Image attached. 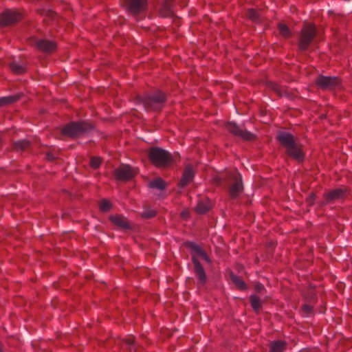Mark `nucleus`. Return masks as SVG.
Segmentation results:
<instances>
[{
    "instance_id": "nucleus-1",
    "label": "nucleus",
    "mask_w": 352,
    "mask_h": 352,
    "mask_svg": "<svg viewBox=\"0 0 352 352\" xmlns=\"http://www.w3.org/2000/svg\"><path fill=\"white\" fill-rule=\"evenodd\" d=\"M277 140L286 148V153L292 159L302 162L305 157L300 146L296 143L294 137L289 133L280 131L277 135Z\"/></svg>"
},
{
    "instance_id": "nucleus-2",
    "label": "nucleus",
    "mask_w": 352,
    "mask_h": 352,
    "mask_svg": "<svg viewBox=\"0 0 352 352\" xmlns=\"http://www.w3.org/2000/svg\"><path fill=\"white\" fill-rule=\"evenodd\" d=\"M137 102L142 104L146 111H160L166 101V96L161 91H156L144 96H138Z\"/></svg>"
},
{
    "instance_id": "nucleus-3",
    "label": "nucleus",
    "mask_w": 352,
    "mask_h": 352,
    "mask_svg": "<svg viewBox=\"0 0 352 352\" xmlns=\"http://www.w3.org/2000/svg\"><path fill=\"white\" fill-rule=\"evenodd\" d=\"M148 158L157 167L168 166L173 161L170 153L159 147H153L149 150Z\"/></svg>"
},
{
    "instance_id": "nucleus-4",
    "label": "nucleus",
    "mask_w": 352,
    "mask_h": 352,
    "mask_svg": "<svg viewBox=\"0 0 352 352\" xmlns=\"http://www.w3.org/2000/svg\"><path fill=\"white\" fill-rule=\"evenodd\" d=\"M92 129L90 123L87 122H72L65 125L62 129L64 135L78 138Z\"/></svg>"
},
{
    "instance_id": "nucleus-5",
    "label": "nucleus",
    "mask_w": 352,
    "mask_h": 352,
    "mask_svg": "<svg viewBox=\"0 0 352 352\" xmlns=\"http://www.w3.org/2000/svg\"><path fill=\"white\" fill-rule=\"evenodd\" d=\"M224 179L230 184V195L232 198H236L243 190L241 175L236 170L226 173Z\"/></svg>"
},
{
    "instance_id": "nucleus-6",
    "label": "nucleus",
    "mask_w": 352,
    "mask_h": 352,
    "mask_svg": "<svg viewBox=\"0 0 352 352\" xmlns=\"http://www.w3.org/2000/svg\"><path fill=\"white\" fill-rule=\"evenodd\" d=\"M316 27L312 24L304 25L299 41V48L300 50H305L308 48L314 38L316 36Z\"/></svg>"
},
{
    "instance_id": "nucleus-7",
    "label": "nucleus",
    "mask_w": 352,
    "mask_h": 352,
    "mask_svg": "<svg viewBox=\"0 0 352 352\" xmlns=\"http://www.w3.org/2000/svg\"><path fill=\"white\" fill-rule=\"evenodd\" d=\"M316 84L323 90H333L340 86V80L335 76H320L316 78Z\"/></svg>"
},
{
    "instance_id": "nucleus-8",
    "label": "nucleus",
    "mask_w": 352,
    "mask_h": 352,
    "mask_svg": "<svg viewBox=\"0 0 352 352\" xmlns=\"http://www.w3.org/2000/svg\"><path fill=\"white\" fill-rule=\"evenodd\" d=\"M30 44L38 50L45 53H52L56 49L55 42L43 38H34L30 41Z\"/></svg>"
},
{
    "instance_id": "nucleus-9",
    "label": "nucleus",
    "mask_w": 352,
    "mask_h": 352,
    "mask_svg": "<svg viewBox=\"0 0 352 352\" xmlns=\"http://www.w3.org/2000/svg\"><path fill=\"white\" fill-rule=\"evenodd\" d=\"M226 129L232 135L241 138L243 140H252L254 138V135L252 133L243 130L234 122H228Z\"/></svg>"
},
{
    "instance_id": "nucleus-10",
    "label": "nucleus",
    "mask_w": 352,
    "mask_h": 352,
    "mask_svg": "<svg viewBox=\"0 0 352 352\" xmlns=\"http://www.w3.org/2000/svg\"><path fill=\"white\" fill-rule=\"evenodd\" d=\"M21 19L19 12L14 10H7L0 14V25L6 26L12 25Z\"/></svg>"
},
{
    "instance_id": "nucleus-11",
    "label": "nucleus",
    "mask_w": 352,
    "mask_h": 352,
    "mask_svg": "<svg viewBox=\"0 0 352 352\" xmlns=\"http://www.w3.org/2000/svg\"><path fill=\"white\" fill-rule=\"evenodd\" d=\"M126 9L133 14L143 12L146 8V0H124Z\"/></svg>"
},
{
    "instance_id": "nucleus-12",
    "label": "nucleus",
    "mask_w": 352,
    "mask_h": 352,
    "mask_svg": "<svg viewBox=\"0 0 352 352\" xmlns=\"http://www.w3.org/2000/svg\"><path fill=\"white\" fill-rule=\"evenodd\" d=\"M346 194V190L343 188H336L331 190L323 195V201H321V205H327L335 201L342 199Z\"/></svg>"
},
{
    "instance_id": "nucleus-13",
    "label": "nucleus",
    "mask_w": 352,
    "mask_h": 352,
    "mask_svg": "<svg viewBox=\"0 0 352 352\" xmlns=\"http://www.w3.org/2000/svg\"><path fill=\"white\" fill-rule=\"evenodd\" d=\"M192 262L194 265V272L196 277L198 278V284L204 285L207 280V276L203 266L201 265L196 255L192 256Z\"/></svg>"
},
{
    "instance_id": "nucleus-14",
    "label": "nucleus",
    "mask_w": 352,
    "mask_h": 352,
    "mask_svg": "<svg viewBox=\"0 0 352 352\" xmlns=\"http://www.w3.org/2000/svg\"><path fill=\"white\" fill-rule=\"evenodd\" d=\"M184 244L186 248L192 251V257L196 255L198 260L199 258H201L208 263H211V260L208 256L206 252L199 245L190 241L186 242Z\"/></svg>"
},
{
    "instance_id": "nucleus-15",
    "label": "nucleus",
    "mask_w": 352,
    "mask_h": 352,
    "mask_svg": "<svg viewBox=\"0 0 352 352\" xmlns=\"http://www.w3.org/2000/svg\"><path fill=\"white\" fill-rule=\"evenodd\" d=\"M135 175L134 170L128 165H123L115 170V175L118 179L128 180Z\"/></svg>"
},
{
    "instance_id": "nucleus-16",
    "label": "nucleus",
    "mask_w": 352,
    "mask_h": 352,
    "mask_svg": "<svg viewBox=\"0 0 352 352\" xmlns=\"http://www.w3.org/2000/svg\"><path fill=\"white\" fill-rule=\"evenodd\" d=\"M195 177V171L193 167L188 164L185 167L182 177L179 182V186L184 188L189 184Z\"/></svg>"
},
{
    "instance_id": "nucleus-17",
    "label": "nucleus",
    "mask_w": 352,
    "mask_h": 352,
    "mask_svg": "<svg viewBox=\"0 0 352 352\" xmlns=\"http://www.w3.org/2000/svg\"><path fill=\"white\" fill-rule=\"evenodd\" d=\"M111 221L119 228L126 230L130 228V224L126 218L122 215H111L109 217Z\"/></svg>"
},
{
    "instance_id": "nucleus-18",
    "label": "nucleus",
    "mask_w": 352,
    "mask_h": 352,
    "mask_svg": "<svg viewBox=\"0 0 352 352\" xmlns=\"http://www.w3.org/2000/svg\"><path fill=\"white\" fill-rule=\"evenodd\" d=\"M173 0H165L160 8V16L162 17L171 16L173 14Z\"/></svg>"
},
{
    "instance_id": "nucleus-19",
    "label": "nucleus",
    "mask_w": 352,
    "mask_h": 352,
    "mask_svg": "<svg viewBox=\"0 0 352 352\" xmlns=\"http://www.w3.org/2000/svg\"><path fill=\"white\" fill-rule=\"evenodd\" d=\"M287 348V343L283 340L272 341L270 344V352H284Z\"/></svg>"
},
{
    "instance_id": "nucleus-20",
    "label": "nucleus",
    "mask_w": 352,
    "mask_h": 352,
    "mask_svg": "<svg viewBox=\"0 0 352 352\" xmlns=\"http://www.w3.org/2000/svg\"><path fill=\"white\" fill-rule=\"evenodd\" d=\"M148 186L152 188H157L163 190L165 188L166 185L164 181L161 178H157L148 183Z\"/></svg>"
},
{
    "instance_id": "nucleus-21",
    "label": "nucleus",
    "mask_w": 352,
    "mask_h": 352,
    "mask_svg": "<svg viewBox=\"0 0 352 352\" xmlns=\"http://www.w3.org/2000/svg\"><path fill=\"white\" fill-rule=\"evenodd\" d=\"M210 209V204L208 202L200 201L196 206V211L197 213L204 214L208 212Z\"/></svg>"
},
{
    "instance_id": "nucleus-22",
    "label": "nucleus",
    "mask_w": 352,
    "mask_h": 352,
    "mask_svg": "<svg viewBox=\"0 0 352 352\" xmlns=\"http://www.w3.org/2000/svg\"><path fill=\"white\" fill-rule=\"evenodd\" d=\"M231 280L232 283L240 289H245L246 288L245 283L244 281L239 276L231 274L230 276Z\"/></svg>"
},
{
    "instance_id": "nucleus-23",
    "label": "nucleus",
    "mask_w": 352,
    "mask_h": 352,
    "mask_svg": "<svg viewBox=\"0 0 352 352\" xmlns=\"http://www.w3.org/2000/svg\"><path fill=\"white\" fill-rule=\"evenodd\" d=\"M10 67L12 71L16 74H21L25 72V67L16 62L11 63Z\"/></svg>"
},
{
    "instance_id": "nucleus-24",
    "label": "nucleus",
    "mask_w": 352,
    "mask_h": 352,
    "mask_svg": "<svg viewBox=\"0 0 352 352\" xmlns=\"http://www.w3.org/2000/svg\"><path fill=\"white\" fill-rule=\"evenodd\" d=\"M250 300L251 306L253 308V309L255 311H258L259 310V309L261 307V305L260 298L255 295H252L250 297Z\"/></svg>"
},
{
    "instance_id": "nucleus-25",
    "label": "nucleus",
    "mask_w": 352,
    "mask_h": 352,
    "mask_svg": "<svg viewBox=\"0 0 352 352\" xmlns=\"http://www.w3.org/2000/svg\"><path fill=\"white\" fill-rule=\"evenodd\" d=\"M30 146V142L27 140H23L18 141L14 144V148L16 151H23L28 148Z\"/></svg>"
},
{
    "instance_id": "nucleus-26",
    "label": "nucleus",
    "mask_w": 352,
    "mask_h": 352,
    "mask_svg": "<svg viewBox=\"0 0 352 352\" xmlns=\"http://www.w3.org/2000/svg\"><path fill=\"white\" fill-rule=\"evenodd\" d=\"M17 100H18L17 96H8V97L0 98V107L13 103L15 101H16Z\"/></svg>"
},
{
    "instance_id": "nucleus-27",
    "label": "nucleus",
    "mask_w": 352,
    "mask_h": 352,
    "mask_svg": "<svg viewBox=\"0 0 352 352\" xmlns=\"http://www.w3.org/2000/svg\"><path fill=\"white\" fill-rule=\"evenodd\" d=\"M99 207L101 211L108 212L111 208V204L107 199H102L99 203Z\"/></svg>"
},
{
    "instance_id": "nucleus-28",
    "label": "nucleus",
    "mask_w": 352,
    "mask_h": 352,
    "mask_svg": "<svg viewBox=\"0 0 352 352\" xmlns=\"http://www.w3.org/2000/svg\"><path fill=\"white\" fill-rule=\"evenodd\" d=\"M278 28L279 32L282 36H283L284 37H286V38L289 37L290 36V34H291L290 30L286 25L283 24V23H279Z\"/></svg>"
},
{
    "instance_id": "nucleus-29",
    "label": "nucleus",
    "mask_w": 352,
    "mask_h": 352,
    "mask_svg": "<svg viewBox=\"0 0 352 352\" xmlns=\"http://www.w3.org/2000/svg\"><path fill=\"white\" fill-rule=\"evenodd\" d=\"M246 16L248 18L251 19L253 21H256L259 19L258 12L254 9H249L247 10Z\"/></svg>"
},
{
    "instance_id": "nucleus-30",
    "label": "nucleus",
    "mask_w": 352,
    "mask_h": 352,
    "mask_svg": "<svg viewBox=\"0 0 352 352\" xmlns=\"http://www.w3.org/2000/svg\"><path fill=\"white\" fill-rule=\"evenodd\" d=\"M124 342L126 343V345H128L129 346L131 351H132V350H134L135 351H136V348L135 346V338L133 336H128L127 338H126L124 340Z\"/></svg>"
},
{
    "instance_id": "nucleus-31",
    "label": "nucleus",
    "mask_w": 352,
    "mask_h": 352,
    "mask_svg": "<svg viewBox=\"0 0 352 352\" xmlns=\"http://www.w3.org/2000/svg\"><path fill=\"white\" fill-rule=\"evenodd\" d=\"M156 215L155 210L153 209H146L142 214V217L144 218H151Z\"/></svg>"
},
{
    "instance_id": "nucleus-32",
    "label": "nucleus",
    "mask_w": 352,
    "mask_h": 352,
    "mask_svg": "<svg viewBox=\"0 0 352 352\" xmlns=\"http://www.w3.org/2000/svg\"><path fill=\"white\" fill-rule=\"evenodd\" d=\"M101 164V160L97 157H93L90 160V165L94 168H97Z\"/></svg>"
},
{
    "instance_id": "nucleus-33",
    "label": "nucleus",
    "mask_w": 352,
    "mask_h": 352,
    "mask_svg": "<svg viewBox=\"0 0 352 352\" xmlns=\"http://www.w3.org/2000/svg\"><path fill=\"white\" fill-rule=\"evenodd\" d=\"M302 310L307 315L311 314L313 312V307L311 305L305 304L302 305Z\"/></svg>"
},
{
    "instance_id": "nucleus-34",
    "label": "nucleus",
    "mask_w": 352,
    "mask_h": 352,
    "mask_svg": "<svg viewBox=\"0 0 352 352\" xmlns=\"http://www.w3.org/2000/svg\"><path fill=\"white\" fill-rule=\"evenodd\" d=\"M316 199V195L314 193H311L307 199V204L311 206L313 205L314 203V201Z\"/></svg>"
},
{
    "instance_id": "nucleus-35",
    "label": "nucleus",
    "mask_w": 352,
    "mask_h": 352,
    "mask_svg": "<svg viewBox=\"0 0 352 352\" xmlns=\"http://www.w3.org/2000/svg\"><path fill=\"white\" fill-rule=\"evenodd\" d=\"M46 157L48 160L52 161L55 159V157L52 153H47Z\"/></svg>"
},
{
    "instance_id": "nucleus-36",
    "label": "nucleus",
    "mask_w": 352,
    "mask_h": 352,
    "mask_svg": "<svg viewBox=\"0 0 352 352\" xmlns=\"http://www.w3.org/2000/svg\"><path fill=\"white\" fill-rule=\"evenodd\" d=\"M182 215L184 217H186V213L185 212H182Z\"/></svg>"
}]
</instances>
